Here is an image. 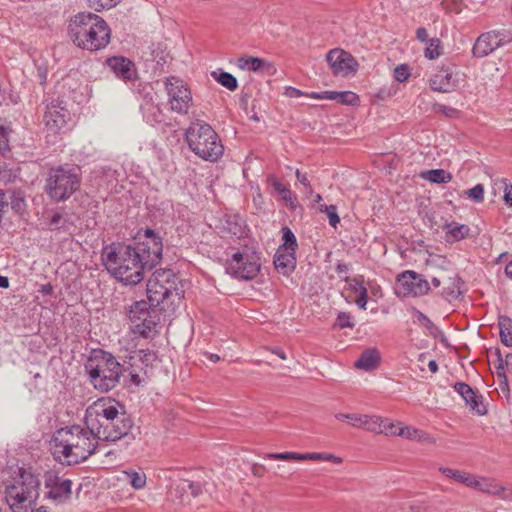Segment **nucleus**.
Instances as JSON below:
<instances>
[{"mask_svg": "<svg viewBox=\"0 0 512 512\" xmlns=\"http://www.w3.org/2000/svg\"><path fill=\"white\" fill-rule=\"evenodd\" d=\"M162 239L147 229L134 243H112L103 248L101 258L106 270L125 285H136L162 258Z\"/></svg>", "mask_w": 512, "mask_h": 512, "instance_id": "nucleus-1", "label": "nucleus"}, {"mask_svg": "<svg viewBox=\"0 0 512 512\" xmlns=\"http://www.w3.org/2000/svg\"><path fill=\"white\" fill-rule=\"evenodd\" d=\"M85 426L102 441H117L133 427L131 417L114 399H99L86 409Z\"/></svg>", "mask_w": 512, "mask_h": 512, "instance_id": "nucleus-2", "label": "nucleus"}, {"mask_svg": "<svg viewBox=\"0 0 512 512\" xmlns=\"http://www.w3.org/2000/svg\"><path fill=\"white\" fill-rule=\"evenodd\" d=\"M97 437L87 426L72 425L59 429L53 438V454L67 465L81 463L94 454Z\"/></svg>", "mask_w": 512, "mask_h": 512, "instance_id": "nucleus-3", "label": "nucleus"}, {"mask_svg": "<svg viewBox=\"0 0 512 512\" xmlns=\"http://www.w3.org/2000/svg\"><path fill=\"white\" fill-rule=\"evenodd\" d=\"M68 34L76 46L93 52L104 49L109 44L111 30L100 16L81 12L71 18Z\"/></svg>", "mask_w": 512, "mask_h": 512, "instance_id": "nucleus-4", "label": "nucleus"}, {"mask_svg": "<svg viewBox=\"0 0 512 512\" xmlns=\"http://www.w3.org/2000/svg\"><path fill=\"white\" fill-rule=\"evenodd\" d=\"M185 140L189 149L199 158L217 162L224 153V145L211 125L196 120L191 122L185 132Z\"/></svg>", "mask_w": 512, "mask_h": 512, "instance_id": "nucleus-5", "label": "nucleus"}, {"mask_svg": "<svg viewBox=\"0 0 512 512\" xmlns=\"http://www.w3.org/2000/svg\"><path fill=\"white\" fill-rule=\"evenodd\" d=\"M85 370L90 382L101 392L115 388L122 375V365L110 353L104 350H94L85 364Z\"/></svg>", "mask_w": 512, "mask_h": 512, "instance_id": "nucleus-6", "label": "nucleus"}, {"mask_svg": "<svg viewBox=\"0 0 512 512\" xmlns=\"http://www.w3.org/2000/svg\"><path fill=\"white\" fill-rule=\"evenodd\" d=\"M40 480L24 469L19 470L18 478L5 490V499L13 512H32L39 498Z\"/></svg>", "mask_w": 512, "mask_h": 512, "instance_id": "nucleus-7", "label": "nucleus"}, {"mask_svg": "<svg viewBox=\"0 0 512 512\" xmlns=\"http://www.w3.org/2000/svg\"><path fill=\"white\" fill-rule=\"evenodd\" d=\"M80 185V169L66 165L49 170L45 189L51 199L64 201L69 199L80 188Z\"/></svg>", "mask_w": 512, "mask_h": 512, "instance_id": "nucleus-8", "label": "nucleus"}, {"mask_svg": "<svg viewBox=\"0 0 512 512\" xmlns=\"http://www.w3.org/2000/svg\"><path fill=\"white\" fill-rule=\"evenodd\" d=\"M170 109L178 114H187L192 104V94L187 84L179 77L171 76L165 80Z\"/></svg>", "mask_w": 512, "mask_h": 512, "instance_id": "nucleus-9", "label": "nucleus"}, {"mask_svg": "<svg viewBox=\"0 0 512 512\" xmlns=\"http://www.w3.org/2000/svg\"><path fill=\"white\" fill-rule=\"evenodd\" d=\"M175 274L172 270L155 271L147 282V297L151 305H159L170 296Z\"/></svg>", "mask_w": 512, "mask_h": 512, "instance_id": "nucleus-10", "label": "nucleus"}, {"mask_svg": "<svg viewBox=\"0 0 512 512\" xmlns=\"http://www.w3.org/2000/svg\"><path fill=\"white\" fill-rule=\"evenodd\" d=\"M260 258L255 253H240L233 254L227 269L231 274L243 280H250L255 278L260 271Z\"/></svg>", "mask_w": 512, "mask_h": 512, "instance_id": "nucleus-11", "label": "nucleus"}, {"mask_svg": "<svg viewBox=\"0 0 512 512\" xmlns=\"http://www.w3.org/2000/svg\"><path fill=\"white\" fill-rule=\"evenodd\" d=\"M468 487L495 496L501 500L512 501V485L502 484L493 478L472 475Z\"/></svg>", "mask_w": 512, "mask_h": 512, "instance_id": "nucleus-12", "label": "nucleus"}, {"mask_svg": "<svg viewBox=\"0 0 512 512\" xmlns=\"http://www.w3.org/2000/svg\"><path fill=\"white\" fill-rule=\"evenodd\" d=\"M70 113L65 102L60 99H53L46 105L43 121L46 128L56 134L65 127Z\"/></svg>", "mask_w": 512, "mask_h": 512, "instance_id": "nucleus-13", "label": "nucleus"}, {"mask_svg": "<svg viewBox=\"0 0 512 512\" xmlns=\"http://www.w3.org/2000/svg\"><path fill=\"white\" fill-rule=\"evenodd\" d=\"M326 60L336 76L346 77L357 71L358 64L354 57L340 48L330 50L326 55Z\"/></svg>", "mask_w": 512, "mask_h": 512, "instance_id": "nucleus-14", "label": "nucleus"}, {"mask_svg": "<svg viewBox=\"0 0 512 512\" xmlns=\"http://www.w3.org/2000/svg\"><path fill=\"white\" fill-rule=\"evenodd\" d=\"M397 283L404 295L423 296L430 290L429 283L415 271H404L397 277Z\"/></svg>", "mask_w": 512, "mask_h": 512, "instance_id": "nucleus-15", "label": "nucleus"}, {"mask_svg": "<svg viewBox=\"0 0 512 512\" xmlns=\"http://www.w3.org/2000/svg\"><path fill=\"white\" fill-rule=\"evenodd\" d=\"M264 458L271 460H282V461H303V460H315V461H328L335 464H341L342 458L326 452H308V453H297V452H281V453H267Z\"/></svg>", "mask_w": 512, "mask_h": 512, "instance_id": "nucleus-16", "label": "nucleus"}, {"mask_svg": "<svg viewBox=\"0 0 512 512\" xmlns=\"http://www.w3.org/2000/svg\"><path fill=\"white\" fill-rule=\"evenodd\" d=\"M358 429L375 433V434H394L395 423L387 417L375 414H361V420Z\"/></svg>", "mask_w": 512, "mask_h": 512, "instance_id": "nucleus-17", "label": "nucleus"}, {"mask_svg": "<svg viewBox=\"0 0 512 512\" xmlns=\"http://www.w3.org/2000/svg\"><path fill=\"white\" fill-rule=\"evenodd\" d=\"M458 73L452 67L440 68L430 79V88L441 93H449L458 86Z\"/></svg>", "mask_w": 512, "mask_h": 512, "instance_id": "nucleus-18", "label": "nucleus"}, {"mask_svg": "<svg viewBox=\"0 0 512 512\" xmlns=\"http://www.w3.org/2000/svg\"><path fill=\"white\" fill-rule=\"evenodd\" d=\"M45 486L49 489L47 497L55 502L63 503L71 497L72 482L69 479L49 475L45 480Z\"/></svg>", "mask_w": 512, "mask_h": 512, "instance_id": "nucleus-19", "label": "nucleus"}, {"mask_svg": "<svg viewBox=\"0 0 512 512\" xmlns=\"http://www.w3.org/2000/svg\"><path fill=\"white\" fill-rule=\"evenodd\" d=\"M503 45L500 34L490 31L481 34L475 41L472 48V55L476 58H483Z\"/></svg>", "mask_w": 512, "mask_h": 512, "instance_id": "nucleus-20", "label": "nucleus"}, {"mask_svg": "<svg viewBox=\"0 0 512 512\" xmlns=\"http://www.w3.org/2000/svg\"><path fill=\"white\" fill-rule=\"evenodd\" d=\"M107 65L119 79L133 81L137 78L135 64L125 57L108 58Z\"/></svg>", "mask_w": 512, "mask_h": 512, "instance_id": "nucleus-21", "label": "nucleus"}, {"mask_svg": "<svg viewBox=\"0 0 512 512\" xmlns=\"http://www.w3.org/2000/svg\"><path fill=\"white\" fill-rule=\"evenodd\" d=\"M455 391L462 397L470 410L478 415H485L487 410L483 405L482 396L477 395L472 387L464 382H457L454 385Z\"/></svg>", "mask_w": 512, "mask_h": 512, "instance_id": "nucleus-22", "label": "nucleus"}, {"mask_svg": "<svg viewBox=\"0 0 512 512\" xmlns=\"http://www.w3.org/2000/svg\"><path fill=\"white\" fill-rule=\"evenodd\" d=\"M274 266L283 275H288L296 267L295 251L279 248L274 256Z\"/></svg>", "mask_w": 512, "mask_h": 512, "instance_id": "nucleus-23", "label": "nucleus"}, {"mask_svg": "<svg viewBox=\"0 0 512 512\" xmlns=\"http://www.w3.org/2000/svg\"><path fill=\"white\" fill-rule=\"evenodd\" d=\"M159 321V316L155 310L149 317L139 320L140 323L131 324V330L135 334H139L144 338L152 337L156 333V326Z\"/></svg>", "mask_w": 512, "mask_h": 512, "instance_id": "nucleus-24", "label": "nucleus"}, {"mask_svg": "<svg viewBox=\"0 0 512 512\" xmlns=\"http://www.w3.org/2000/svg\"><path fill=\"white\" fill-rule=\"evenodd\" d=\"M380 364V353L376 348L364 350L355 362V367L365 371H372Z\"/></svg>", "mask_w": 512, "mask_h": 512, "instance_id": "nucleus-25", "label": "nucleus"}, {"mask_svg": "<svg viewBox=\"0 0 512 512\" xmlns=\"http://www.w3.org/2000/svg\"><path fill=\"white\" fill-rule=\"evenodd\" d=\"M497 360L499 365L497 367V378L499 385L503 392L509 391L508 379L505 370L512 372V353H508L505 359L502 358L500 350H496Z\"/></svg>", "mask_w": 512, "mask_h": 512, "instance_id": "nucleus-26", "label": "nucleus"}, {"mask_svg": "<svg viewBox=\"0 0 512 512\" xmlns=\"http://www.w3.org/2000/svg\"><path fill=\"white\" fill-rule=\"evenodd\" d=\"M156 306L157 305H151V302L145 300L135 302L131 305L128 312V318L131 324L140 323L139 320L149 317V315L156 310Z\"/></svg>", "mask_w": 512, "mask_h": 512, "instance_id": "nucleus-27", "label": "nucleus"}, {"mask_svg": "<svg viewBox=\"0 0 512 512\" xmlns=\"http://www.w3.org/2000/svg\"><path fill=\"white\" fill-rule=\"evenodd\" d=\"M446 231L447 241H460L465 239L470 232L469 226L457 222H447L443 226Z\"/></svg>", "mask_w": 512, "mask_h": 512, "instance_id": "nucleus-28", "label": "nucleus"}, {"mask_svg": "<svg viewBox=\"0 0 512 512\" xmlns=\"http://www.w3.org/2000/svg\"><path fill=\"white\" fill-rule=\"evenodd\" d=\"M269 185L277 192L281 198L289 204L292 208L297 206V198L292 194L290 189L285 186L278 178L275 176H270L268 178Z\"/></svg>", "mask_w": 512, "mask_h": 512, "instance_id": "nucleus-29", "label": "nucleus"}, {"mask_svg": "<svg viewBox=\"0 0 512 512\" xmlns=\"http://www.w3.org/2000/svg\"><path fill=\"white\" fill-rule=\"evenodd\" d=\"M462 279L458 275H454L447 279V285L442 291V296L448 300L457 299L461 294Z\"/></svg>", "mask_w": 512, "mask_h": 512, "instance_id": "nucleus-30", "label": "nucleus"}, {"mask_svg": "<svg viewBox=\"0 0 512 512\" xmlns=\"http://www.w3.org/2000/svg\"><path fill=\"white\" fill-rule=\"evenodd\" d=\"M438 470L445 477L453 479L454 481L464 484L467 487H468V483H470V481L472 479V475H473L468 472L455 470V469H451V468L444 467V466H439Z\"/></svg>", "mask_w": 512, "mask_h": 512, "instance_id": "nucleus-31", "label": "nucleus"}, {"mask_svg": "<svg viewBox=\"0 0 512 512\" xmlns=\"http://www.w3.org/2000/svg\"><path fill=\"white\" fill-rule=\"evenodd\" d=\"M265 65V60L258 57H240L237 60L238 68L252 72L259 71Z\"/></svg>", "mask_w": 512, "mask_h": 512, "instance_id": "nucleus-32", "label": "nucleus"}, {"mask_svg": "<svg viewBox=\"0 0 512 512\" xmlns=\"http://www.w3.org/2000/svg\"><path fill=\"white\" fill-rule=\"evenodd\" d=\"M422 177L436 184L448 183L452 179V175L443 169H432L424 172Z\"/></svg>", "mask_w": 512, "mask_h": 512, "instance_id": "nucleus-33", "label": "nucleus"}, {"mask_svg": "<svg viewBox=\"0 0 512 512\" xmlns=\"http://www.w3.org/2000/svg\"><path fill=\"white\" fill-rule=\"evenodd\" d=\"M500 339L503 345L512 347V321L508 317L499 321Z\"/></svg>", "mask_w": 512, "mask_h": 512, "instance_id": "nucleus-34", "label": "nucleus"}, {"mask_svg": "<svg viewBox=\"0 0 512 512\" xmlns=\"http://www.w3.org/2000/svg\"><path fill=\"white\" fill-rule=\"evenodd\" d=\"M212 76L219 84L230 91H235L238 87L237 79L231 73L224 71H220L219 73L212 72Z\"/></svg>", "mask_w": 512, "mask_h": 512, "instance_id": "nucleus-35", "label": "nucleus"}, {"mask_svg": "<svg viewBox=\"0 0 512 512\" xmlns=\"http://www.w3.org/2000/svg\"><path fill=\"white\" fill-rule=\"evenodd\" d=\"M124 474L127 477V480L129 481L130 485L135 490H141L146 486L147 477L144 472H137V471H125Z\"/></svg>", "mask_w": 512, "mask_h": 512, "instance_id": "nucleus-36", "label": "nucleus"}, {"mask_svg": "<svg viewBox=\"0 0 512 512\" xmlns=\"http://www.w3.org/2000/svg\"><path fill=\"white\" fill-rule=\"evenodd\" d=\"M442 54L441 41L438 38H431L427 42L424 55L427 59L433 60L438 58Z\"/></svg>", "mask_w": 512, "mask_h": 512, "instance_id": "nucleus-37", "label": "nucleus"}, {"mask_svg": "<svg viewBox=\"0 0 512 512\" xmlns=\"http://www.w3.org/2000/svg\"><path fill=\"white\" fill-rule=\"evenodd\" d=\"M225 228L228 230L229 233L240 237L243 233L242 230V220L239 216H228L226 218V226Z\"/></svg>", "mask_w": 512, "mask_h": 512, "instance_id": "nucleus-38", "label": "nucleus"}, {"mask_svg": "<svg viewBox=\"0 0 512 512\" xmlns=\"http://www.w3.org/2000/svg\"><path fill=\"white\" fill-rule=\"evenodd\" d=\"M282 233V239L284 243L280 248L296 251L298 245L294 233L288 227H284L282 229Z\"/></svg>", "mask_w": 512, "mask_h": 512, "instance_id": "nucleus-39", "label": "nucleus"}, {"mask_svg": "<svg viewBox=\"0 0 512 512\" xmlns=\"http://www.w3.org/2000/svg\"><path fill=\"white\" fill-rule=\"evenodd\" d=\"M421 431L411 426H405L399 430L395 429L394 434H388L387 436H400L410 440L420 439Z\"/></svg>", "mask_w": 512, "mask_h": 512, "instance_id": "nucleus-40", "label": "nucleus"}, {"mask_svg": "<svg viewBox=\"0 0 512 512\" xmlns=\"http://www.w3.org/2000/svg\"><path fill=\"white\" fill-rule=\"evenodd\" d=\"M137 357L145 366H153L158 357L156 352L149 349H140L136 352Z\"/></svg>", "mask_w": 512, "mask_h": 512, "instance_id": "nucleus-41", "label": "nucleus"}, {"mask_svg": "<svg viewBox=\"0 0 512 512\" xmlns=\"http://www.w3.org/2000/svg\"><path fill=\"white\" fill-rule=\"evenodd\" d=\"M88 6L95 11H101L104 9H110L115 7L120 0H87Z\"/></svg>", "mask_w": 512, "mask_h": 512, "instance_id": "nucleus-42", "label": "nucleus"}, {"mask_svg": "<svg viewBox=\"0 0 512 512\" xmlns=\"http://www.w3.org/2000/svg\"><path fill=\"white\" fill-rule=\"evenodd\" d=\"M433 112L445 115L448 118L458 117L459 111L451 106L436 103L433 105Z\"/></svg>", "mask_w": 512, "mask_h": 512, "instance_id": "nucleus-43", "label": "nucleus"}, {"mask_svg": "<svg viewBox=\"0 0 512 512\" xmlns=\"http://www.w3.org/2000/svg\"><path fill=\"white\" fill-rule=\"evenodd\" d=\"M320 211L321 212H326L327 216H328V219H329V223L332 227H336L337 224L340 222V218L337 214V208L336 206L334 205H323L321 208H320Z\"/></svg>", "mask_w": 512, "mask_h": 512, "instance_id": "nucleus-44", "label": "nucleus"}, {"mask_svg": "<svg viewBox=\"0 0 512 512\" xmlns=\"http://www.w3.org/2000/svg\"><path fill=\"white\" fill-rule=\"evenodd\" d=\"M337 102L346 105H356L358 103V96L351 91L338 92Z\"/></svg>", "mask_w": 512, "mask_h": 512, "instance_id": "nucleus-45", "label": "nucleus"}, {"mask_svg": "<svg viewBox=\"0 0 512 512\" xmlns=\"http://www.w3.org/2000/svg\"><path fill=\"white\" fill-rule=\"evenodd\" d=\"M465 194L476 203H481L484 200V186L482 184H477L473 188L467 190Z\"/></svg>", "mask_w": 512, "mask_h": 512, "instance_id": "nucleus-46", "label": "nucleus"}, {"mask_svg": "<svg viewBox=\"0 0 512 512\" xmlns=\"http://www.w3.org/2000/svg\"><path fill=\"white\" fill-rule=\"evenodd\" d=\"M9 134V128L0 121V153L9 150Z\"/></svg>", "mask_w": 512, "mask_h": 512, "instance_id": "nucleus-47", "label": "nucleus"}, {"mask_svg": "<svg viewBox=\"0 0 512 512\" xmlns=\"http://www.w3.org/2000/svg\"><path fill=\"white\" fill-rule=\"evenodd\" d=\"M10 204L12 210H14L17 214H23L26 209L25 199L20 193L14 194L12 196Z\"/></svg>", "mask_w": 512, "mask_h": 512, "instance_id": "nucleus-48", "label": "nucleus"}, {"mask_svg": "<svg viewBox=\"0 0 512 512\" xmlns=\"http://www.w3.org/2000/svg\"><path fill=\"white\" fill-rule=\"evenodd\" d=\"M336 325L340 329L353 328L355 326L354 322L352 321L351 315L346 312H339L336 319Z\"/></svg>", "mask_w": 512, "mask_h": 512, "instance_id": "nucleus-49", "label": "nucleus"}, {"mask_svg": "<svg viewBox=\"0 0 512 512\" xmlns=\"http://www.w3.org/2000/svg\"><path fill=\"white\" fill-rule=\"evenodd\" d=\"M410 76V70H409V67L406 65V64H401V65H398L395 69H394V78L398 81V82H404L408 79V77Z\"/></svg>", "mask_w": 512, "mask_h": 512, "instance_id": "nucleus-50", "label": "nucleus"}, {"mask_svg": "<svg viewBox=\"0 0 512 512\" xmlns=\"http://www.w3.org/2000/svg\"><path fill=\"white\" fill-rule=\"evenodd\" d=\"M367 299H368L367 289H366L365 286H363L361 284L360 287H359V296L356 299L357 306L359 308L365 310L366 309V305H367Z\"/></svg>", "mask_w": 512, "mask_h": 512, "instance_id": "nucleus-51", "label": "nucleus"}, {"mask_svg": "<svg viewBox=\"0 0 512 512\" xmlns=\"http://www.w3.org/2000/svg\"><path fill=\"white\" fill-rule=\"evenodd\" d=\"M295 174H296L297 180L305 187L306 192L309 195H312L313 194V188H312V186H311V184H310L306 174L301 173L299 169L296 170Z\"/></svg>", "mask_w": 512, "mask_h": 512, "instance_id": "nucleus-52", "label": "nucleus"}, {"mask_svg": "<svg viewBox=\"0 0 512 512\" xmlns=\"http://www.w3.org/2000/svg\"><path fill=\"white\" fill-rule=\"evenodd\" d=\"M187 487L191 495L194 497L198 496L202 492V487L199 483L187 482Z\"/></svg>", "mask_w": 512, "mask_h": 512, "instance_id": "nucleus-53", "label": "nucleus"}, {"mask_svg": "<svg viewBox=\"0 0 512 512\" xmlns=\"http://www.w3.org/2000/svg\"><path fill=\"white\" fill-rule=\"evenodd\" d=\"M360 420H361V414L360 413H349L348 423L351 426H353L355 428H358Z\"/></svg>", "mask_w": 512, "mask_h": 512, "instance_id": "nucleus-54", "label": "nucleus"}, {"mask_svg": "<svg viewBox=\"0 0 512 512\" xmlns=\"http://www.w3.org/2000/svg\"><path fill=\"white\" fill-rule=\"evenodd\" d=\"M504 201L512 207V185H506L504 189Z\"/></svg>", "mask_w": 512, "mask_h": 512, "instance_id": "nucleus-55", "label": "nucleus"}, {"mask_svg": "<svg viewBox=\"0 0 512 512\" xmlns=\"http://www.w3.org/2000/svg\"><path fill=\"white\" fill-rule=\"evenodd\" d=\"M416 38L421 42H428V33L424 27H419L416 30Z\"/></svg>", "mask_w": 512, "mask_h": 512, "instance_id": "nucleus-56", "label": "nucleus"}, {"mask_svg": "<svg viewBox=\"0 0 512 512\" xmlns=\"http://www.w3.org/2000/svg\"><path fill=\"white\" fill-rule=\"evenodd\" d=\"M7 205H8V201H7V198L5 196V193L3 192V190L0 189V223L2 222L3 209Z\"/></svg>", "mask_w": 512, "mask_h": 512, "instance_id": "nucleus-57", "label": "nucleus"}, {"mask_svg": "<svg viewBox=\"0 0 512 512\" xmlns=\"http://www.w3.org/2000/svg\"><path fill=\"white\" fill-rule=\"evenodd\" d=\"M416 317H417V320L420 323H422V324H424L426 326L432 325L431 320L425 314H423L422 312L416 311Z\"/></svg>", "mask_w": 512, "mask_h": 512, "instance_id": "nucleus-58", "label": "nucleus"}, {"mask_svg": "<svg viewBox=\"0 0 512 512\" xmlns=\"http://www.w3.org/2000/svg\"><path fill=\"white\" fill-rule=\"evenodd\" d=\"M61 219H62V214H60L58 212L54 213L51 216V219H50V222H49L50 226L51 227H56L59 224V222L61 221Z\"/></svg>", "mask_w": 512, "mask_h": 512, "instance_id": "nucleus-59", "label": "nucleus"}, {"mask_svg": "<svg viewBox=\"0 0 512 512\" xmlns=\"http://www.w3.org/2000/svg\"><path fill=\"white\" fill-rule=\"evenodd\" d=\"M39 292L43 295H51L53 293V287L50 283L44 284L40 287Z\"/></svg>", "mask_w": 512, "mask_h": 512, "instance_id": "nucleus-60", "label": "nucleus"}, {"mask_svg": "<svg viewBox=\"0 0 512 512\" xmlns=\"http://www.w3.org/2000/svg\"><path fill=\"white\" fill-rule=\"evenodd\" d=\"M286 94L289 97H299V96L303 95V93L299 89H296V88H293V87H289L287 89V91H286Z\"/></svg>", "mask_w": 512, "mask_h": 512, "instance_id": "nucleus-61", "label": "nucleus"}, {"mask_svg": "<svg viewBox=\"0 0 512 512\" xmlns=\"http://www.w3.org/2000/svg\"><path fill=\"white\" fill-rule=\"evenodd\" d=\"M338 95V92L336 91H324L323 92V99H329V100H336L337 101V96Z\"/></svg>", "mask_w": 512, "mask_h": 512, "instance_id": "nucleus-62", "label": "nucleus"}, {"mask_svg": "<svg viewBox=\"0 0 512 512\" xmlns=\"http://www.w3.org/2000/svg\"><path fill=\"white\" fill-rule=\"evenodd\" d=\"M348 265L347 264H344V263H339L337 264L336 266V271L339 273V274H346L348 272Z\"/></svg>", "mask_w": 512, "mask_h": 512, "instance_id": "nucleus-63", "label": "nucleus"}, {"mask_svg": "<svg viewBox=\"0 0 512 512\" xmlns=\"http://www.w3.org/2000/svg\"><path fill=\"white\" fill-rule=\"evenodd\" d=\"M505 274L507 275V277H509L510 279H512V261L509 262L506 267H505Z\"/></svg>", "mask_w": 512, "mask_h": 512, "instance_id": "nucleus-64", "label": "nucleus"}]
</instances>
